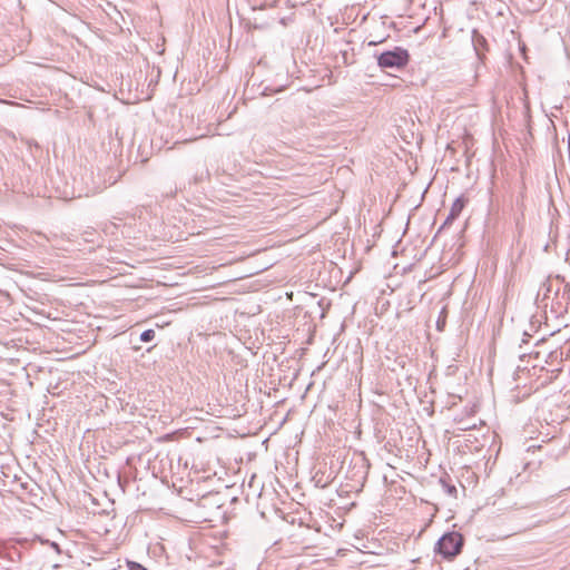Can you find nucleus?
Returning a JSON list of instances; mask_svg holds the SVG:
<instances>
[{
	"instance_id": "423d86ee",
	"label": "nucleus",
	"mask_w": 570,
	"mask_h": 570,
	"mask_svg": "<svg viewBox=\"0 0 570 570\" xmlns=\"http://www.w3.org/2000/svg\"><path fill=\"white\" fill-rule=\"evenodd\" d=\"M440 483H441V485H442L443 490H444L449 495H453V497H454V495L456 494V488H455V485H453V484H449V483H446V482H445L444 480H442V479L440 480Z\"/></svg>"
},
{
	"instance_id": "1a4fd4ad",
	"label": "nucleus",
	"mask_w": 570,
	"mask_h": 570,
	"mask_svg": "<svg viewBox=\"0 0 570 570\" xmlns=\"http://www.w3.org/2000/svg\"><path fill=\"white\" fill-rule=\"evenodd\" d=\"M458 217H452V214L449 213L441 228H444L448 225H451Z\"/></svg>"
},
{
	"instance_id": "6e6552de",
	"label": "nucleus",
	"mask_w": 570,
	"mask_h": 570,
	"mask_svg": "<svg viewBox=\"0 0 570 570\" xmlns=\"http://www.w3.org/2000/svg\"><path fill=\"white\" fill-rule=\"evenodd\" d=\"M128 570H147L145 567L137 562L127 561Z\"/></svg>"
},
{
	"instance_id": "f257e3e1",
	"label": "nucleus",
	"mask_w": 570,
	"mask_h": 570,
	"mask_svg": "<svg viewBox=\"0 0 570 570\" xmlns=\"http://www.w3.org/2000/svg\"><path fill=\"white\" fill-rule=\"evenodd\" d=\"M464 544V538L459 532H449L443 534L436 542V551L445 559H452L458 556Z\"/></svg>"
},
{
	"instance_id": "39448f33",
	"label": "nucleus",
	"mask_w": 570,
	"mask_h": 570,
	"mask_svg": "<svg viewBox=\"0 0 570 570\" xmlns=\"http://www.w3.org/2000/svg\"><path fill=\"white\" fill-rule=\"evenodd\" d=\"M155 334H156V333H155V331H154V330H151V328L146 330V331H144V332L140 334L139 340H140L141 342H150V341H153V340H154Z\"/></svg>"
},
{
	"instance_id": "f03ea898",
	"label": "nucleus",
	"mask_w": 570,
	"mask_h": 570,
	"mask_svg": "<svg viewBox=\"0 0 570 570\" xmlns=\"http://www.w3.org/2000/svg\"><path fill=\"white\" fill-rule=\"evenodd\" d=\"M409 61V52L400 47L394 48L393 50L382 52L377 57V65L385 68H402Z\"/></svg>"
},
{
	"instance_id": "20e7f679",
	"label": "nucleus",
	"mask_w": 570,
	"mask_h": 570,
	"mask_svg": "<svg viewBox=\"0 0 570 570\" xmlns=\"http://www.w3.org/2000/svg\"><path fill=\"white\" fill-rule=\"evenodd\" d=\"M466 204V200L461 196L458 197L454 203L451 206L450 214H452V217H459L461 212L463 210L464 206Z\"/></svg>"
},
{
	"instance_id": "0eeeda50",
	"label": "nucleus",
	"mask_w": 570,
	"mask_h": 570,
	"mask_svg": "<svg viewBox=\"0 0 570 570\" xmlns=\"http://www.w3.org/2000/svg\"><path fill=\"white\" fill-rule=\"evenodd\" d=\"M484 42H485V39L474 30L473 31V43H474L475 50H478L479 45H483Z\"/></svg>"
},
{
	"instance_id": "7ed1b4c3",
	"label": "nucleus",
	"mask_w": 570,
	"mask_h": 570,
	"mask_svg": "<svg viewBox=\"0 0 570 570\" xmlns=\"http://www.w3.org/2000/svg\"><path fill=\"white\" fill-rule=\"evenodd\" d=\"M115 343L122 347L124 351L127 350H138L139 346L135 345L136 340L132 333H128L127 331H121L114 335Z\"/></svg>"
}]
</instances>
